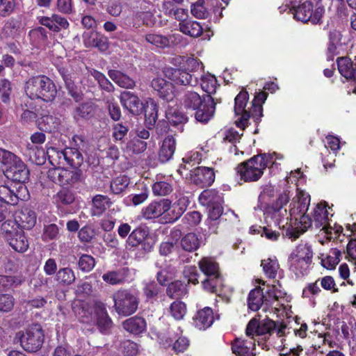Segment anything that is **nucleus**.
Listing matches in <instances>:
<instances>
[{
  "mask_svg": "<svg viewBox=\"0 0 356 356\" xmlns=\"http://www.w3.org/2000/svg\"><path fill=\"white\" fill-rule=\"evenodd\" d=\"M198 264L202 272L208 277L220 275L218 265L213 259L204 257L199 261Z\"/></svg>",
  "mask_w": 356,
  "mask_h": 356,
  "instance_id": "nucleus-37",
  "label": "nucleus"
},
{
  "mask_svg": "<svg viewBox=\"0 0 356 356\" xmlns=\"http://www.w3.org/2000/svg\"><path fill=\"white\" fill-rule=\"evenodd\" d=\"M181 67L186 71L196 72L202 69V63L197 58L193 57H181Z\"/></svg>",
  "mask_w": 356,
  "mask_h": 356,
  "instance_id": "nucleus-59",
  "label": "nucleus"
},
{
  "mask_svg": "<svg viewBox=\"0 0 356 356\" xmlns=\"http://www.w3.org/2000/svg\"><path fill=\"white\" fill-rule=\"evenodd\" d=\"M122 326L127 332L138 334L146 330L147 324L143 318L134 316L124 321Z\"/></svg>",
  "mask_w": 356,
  "mask_h": 356,
  "instance_id": "nucleus-30",
  "label": "nucleus"
},
{
  "mask_svg": "<svg viewBox=\"0 0 356 356\" xmlns=\"http://www.w3.org/2000/svg\"><path fill=\"white\" fill-rule=\"evenodd\" d=\"M120 102L124 108L134 115H139L143 111V103L133 92H122L120 95Z\"/></svg>",
  "mask_w": 356,
  "mask_h": 356,
  "instance_id": "nucleus-19",
  "label": "nucleus"
},
{
  "mask_svg": "<svg viewBox=\"0 0 356 356\" xmlns=\"http://www.w3.org/2000/svg\"><path fill=\"white\" fill-rule=\"evenodd\" d=\"M195 111V120L202 124H207L214 115L216 102L211 95H207L201 105Z\"/></svg>",
  "mask_w": 356,
  "mask_h": 356,
  "instance_id": "nucleus-15",
  "label": "nucleus"
},
{
  "mask_svg": "<svg viewBox=\"0 0 356 356\" xmlns=\"http://www.w3.org/2000/svg\"><path fill=\"white\" fill-rule=\"evenodd\" d=\"M170 209V201L163 199L159 202H152L142 210L143 216L145 219H153L161 216Z\"/></svg>",
  "mask_w": 356,
  "mask_h": 356,
  "instance_id": "nucleus-17",
  "label": "nucleus"
},
{
  "mask_svg": "<svg viewBox=\"0 0 356 356\" xmlns=\"http://www.w3.org/2000/svg\"><path fill=\"white\" fill-rule=\"evenodd\" d=\"M288 263L289 270L298 277L308 273L312 262L289 257Z\"/></svg>",
  "mask_w": 356,
  "mask_h": 356,
  "instance_id": "nucleus-38",
  "label": "nucleus"
},
{
  "mask_svg": "<svg viewBox=\"0 0 356 356\" xmlns=\"http://www.w3.org/2000/svg\"><path fill=\"white\" fill-rule=\"evenodd\" d=\"M204 156V154L202 152L197 150L189 152L182 159L184 165V166H180V168L178 170L179 173L182 175V168L191 171V170H190L189 167L187 165L192 167L194 165L199 163L202 161Z\"/></svg>",
  "mask_w": 356,
  "mask_h": 356,
  "instance_id": "nucleus-46",
  "label": "nucleus"
},
{
  "mask_svg": "<svg viewBox=\"0 0 356 356\" xmlns=\"http://www.w3.org/2000/svg\"><path fill=\"white\" fill-rule=\"evenodd\" d=\"M312 250L309 245L299 244L296 249L293 250L289 257L312 262Z\"/></svg>",
  "mask_w": 356,
  "mask_h": 356,
  "instance_id": "nucleus-45",
  "label": "nucleus"
},
{
  "mask_svg": "<svg viewBox=\"0 0 356 356\" xmlns=\"http://www.w3.org/2000/svg\"><path fill=\"white\" fill-rule=\"evenodd\" d=\"M152 87L157 92L159 97L168 102L174 98V86L172 83L163 78H156L152 81Z\"/></svg>",
  "mask_w": 356,
  "mask_h": 356,
  "instance_id": "nucleus-21",
  "label": "nucleus"
},
{
  "mask_svg": "<svg viewBox=\"0 0 356 356\" xmlns=\"http://www.w3.org/2000/svg\"><path fill=\"white\" fill-rule=\"evenodd\" d=\"M60 119L53 115H44L38 121V128L45 132H55L58 130Z\"/></svg>",
  "mask_w": 356,
  "mask_h": 356,
  "instance_id": "nucleus-33",
  "label": "nucleus"
},
{
  "mask_svg": "<svg viewBox=\"0 0 356 356\" xmlns=\"http://www.w3.org/2000/svg\"><path fill=\"white\" fill-rule=\"evenodd\" d=\"M187 293L186 285L181 281L170 283L167 289V294L172 298H179Z\"/></svg>",
  "mask_w": 356,
  "mask_h": 356,
  "instance_id": "nucleus-54",
  "label": "nucleus"
},
{
  "mask_svg": "<svg viewBox=\"0 0 356 356\" xmlns=\"http://www.w3.org/2000/svg\"><path fill=\"white\" fill-rule=\"evenodd\" d=\"M59 72L65 83V86L69 91L70 95L74 97L76 101H78L80 98V92L74 86L70 74H69L67 71L64 68L60 69Z\"/></svg>",
  "mask_w": 356,
  "mask_h": 356,
  "instance_id": "nucleus-56",
  "label": "nucleus"
},
{
  "mask_svg": "<svg viewBox=\"0 0 356 356\" xmlns=\"http://www.w3.org/2000/svg\"><path fill=\"white\" fill-rule=\"evenodd\" d=\"M56 279L59 284L70 286L74 282L76 276L72 268L65 267L60 268L56 272Z\"/></svg>",
  "mask_w": 356,
  "mask_h": 356,
  "instance_id": "nucleus-47",
  "label": "nucleus"
},
{
  "mask_svg": "<svg viewBox=\"0 0 356 356\" xmlns=\"http://www.w3.org/2000/svg\"><path fill=\"white\" fill-rule=\"evenodd\" d=\"M319 281L318 279L314 282L307 284L302 290V297L307 298L312 305L315 304V298L321 292V289L318 284Z\"/></svg>",
  "mask_w": 356,
  "mask_h": 356,
  "instance_id": "nucleus-53",
  "label": "nucleus"
},
{
  "mask_svg": "<svg viewBox=\"0 0 356 356\" xmlns=\"http://www.w3.org/2000/svg\"><path fill=\"white\" fill-rule=\"evenodd\" d=\"M169 312L175 320H181L187 312L186 305L181 301H174L170 305Z\"/></svg>",
  "mask_w": 356,
  "mask_h": 356,
  "instance_id": "nucleus-57",
  "label": "nucleus"
},
{
  "mask_svg": "<svg viewBox=\"0 0 356 356\" xmlns=\"http://www.w3.org/2000/svg\"><path fill=\"white\" fill-rule=\"evenodd\" d=\"M73 311L79 320L84 323L95 322V316L93 315V309L85 303H79L73 306Z\"/></svg>",
  "mask_w": 356,
  "mask_h": 356,
  "instance_id": "nucleus-32",
  "label": "nucleus"
},
{
  "mask_svg": "<svg viewBox=\"0 0 356 356\" xmlns=\"http://www.w3.org/2000/svg\"><path fill=\"white\" fill-rule=\"evenodd\" d=\"M9 227L8 222L3 223L1 229L3 232V238L15 251L20 253L25 252L29 247V243L24 232L13 227L9 229Z\"/></svg>",
  "mask_w": 356,
  "mask_h": 356,
  "instance_id": "nucleus-10",
  "label": "nucleus"
},
{
  "mask_svg": "<svg viewBox=\"0 0 356 356\" xmlns=\"http://www.w3.org/2000/svg\"><path fill=\"white\" fill-rule=\"evenodd\" d=\"M310 200L309 193L297 188L296 195L290 204V220L293 218L296 221L295 225H300L296 227L299 233L305 232L309 227L314 226L316 229H319L321 234L326 236L327 239L336 238L343 231V228L330 219L327 203L322 202L316 206L312 219L309 215L306 214Z\"/></svg>",
  "mask_w": 356,
  "mask_h": 356,
  "instance_id": "nucleus-1",
  "label": "nucleus"
},
{
  "mask_svg": "<svg viewBox=\"0 0 356 356\" xmlns=\"http://www.w3.org/2000/svg\"><path fill=\"white\" fill-rule=\"evenodd\" d=\"M5 175L15 182L24 184L29 179V171L20 158L5 170Z\"/></svg>",
  "mask_w": 356,
  "mask_h": 356,
  "instance_id": "nucleus-16",
  "label": "nucleus"
},
{
  "mask_svg": "<svg viewBox=\"0 0 356 356\" xmlns=\"http://www.w3.org/2000/svg\"><path fill=\"white\" fill-rule=\"evenodd\" d=\"M152 191L156 195L165 196L172 192V187L166 181H156L152 185Z\"/></svg>",
  "mask_w": 356,
  "mask_h": 356,
  "instance_id": "nucleus-64",
  "label": "nucleus"
},
{
  "mask_svg": "<svg viewBox=\"0 0 356 356\" xmlns=\"http://www.w3.org/2000/svg\"><path fill=\"white\" fill-rule=\"evenodd\" d=\"M93 112V106L90 103H85L76 107L72 115L74 120L79 121L90 118L92 116Z\"/></svg>",
  "mask_w": 356,
  "mask_h": 356,
  "instance_id": "nucleus-51",
  "label": "nucleus"
},
{
  "mask_svg": "<svg viewBox=\"0 0 356 356\" xmlns=\"http://www.w3.org/2000/svg\"><path fill=\"white\" fill-rule=\"evenodd\" d=\"M191 14L198 19H206L209 16V10L205 6L204 0H198L195 3L192 4L191 8Z\"/></svg>",
  "mask_w": 356,
  "mask_h": 356,
  "instance_id": "nucleus-60",
  "label": "nucleus"
},
{
  "mask_svg": "<svg viewBox=\"0 0 356 356\" xmlns=\"http://www.w3.org/2000/svg\"><path fill=\"white\" fill-rule=\"evenodd\" d=\"M200 86L202 89L210 95L215 93L217 88V81L216 77L211 74H207L201 76Z\"/></svg>",
  "mask_w": 356,
  "mask_h": 356,
  "instance_id": "nucleus-55",
  "label": "nucleus"
},
{
  "mask_svg": "<svg viewBox=\"0 0 356 356\" xmlns=\"http://www.w3.org/2000/svg\"><path fill=\"white\" fill-rule=\"evenodd\" d=\"M129 179L123 175L114 179L111 183V190L114 194H120L128 186Z\"/></svg>",
  "mask_w": 356,
  "mask_h": 356,
  "instance_id": "nucleus-61",
  "label": "nucleus"
},
{
  "mask_svg": "<svg viewBox=\"0 0 356 356\" xmlns=\"http://www.w3.org/2000/svg\"><path fill=\"white\" fill-rule=\"evenodd\" d=\"M181 245L185 251L193 252L200 246V239L195 234L188 233L181 238Z\"/></svg>",
  "mask_w": 356,
  "mask_h": 356,
  "instance_id": "nucleus-48",
  "label": "nucleus"
},
{
  "mask_svg": "<svg viewBox=\"0 0 356 356\" xmlns=\"http://www.w3.org/2000/svg\"><path fill=\"white\" fill-rule=\"evenodd\" d=\"M95 312V322L97 323L102 332H106L111 327L112 321L109 318L104 305L102 303L96 304Z\"/></svg>",
  "mask_w": 356,
  "mask_h": 356,
  "instance_id": "nucleus-26",
  "label": "nucleus"
},
{
  "mask_svg": "<svg viewBox=\"0 0 356 356\" xmlns=\"http://www.w3.org/2000/svg\"><path fill=\"white\" fill-rule=\"evenodd\" d=\"M205 97L200 96L197 92L194 91H187L182 97V104L186 109L192 111L198 108L201 103L204 101Z\"/></svg>",
  "mask_w": 356,
  "mask_h": 356,
  "instance_id": "nucleus-36",
  "label": "nucleus"
},
{
  "mask_svg": "<svg viewBox=\"0 0 356 356\" xmlns=\"http://www.w3.org/2000/svg\"><path fill=\"white\" fill-rule=\"evenodd\" d=\"M248 99V92L241 91L234 99L235 124L243 130L248 126L250 119V112L245 108Z\"/></svg>",
  "mask_w": 356,
  "mask_h": 356,
  "instance_id": "nucleus-12",
  "label": "nucleus"
},
{
  "mask_svg": "<svg viewBox=\"0 0 356 356\" xmlns=\"http://www.w3.org/2000/svg\"><path fill=\"white\" fill-rule=\"evenodd\" d=\"M250 339H236L232 346V352L237 356H254L255 343Z\"/></svg>",
  "mask_w": 356,
  "mask_h": 356,
  "instance_id": "nucleus-22",
  "label": "nucleus"
},
{
  "mask_svg": "<svg viewBox=\"0 0 356 356\" xmlns=\"http://www.w3.org/2000/svg\"><path fill=\"white\" fill-rule=\"evenodd\" d=\"M274 189L272 186H266L259 196V202L255 209L264 211V220L268 227H278L286 230L284 234L289 238H296L299 232H295L292 225L289 222V216L286 209L282 207H267V199L273 195Z\"/></svg>",
  "mask_w": 356,
  "mask_h": 356,
  "instance_id": "nucleus-2",
  "label": "nucleus"
},
{
  "mask_svg": "<svg viewBox=\"0 0 356 356\" xmlns=\"http://www.w3.org/2000/svg\"><path fill=\"white\" fill-rule=\"evenodd\" d=\"M127 268H122L116 270H110L102 275L103 280L107 284L117 285L123 283L129 275Z\"/></svg>",
  "mask_w": 356,
  "mask_h": 356,
  "instance_id": "nucleus-29",
  "label": "nucleus"
},
{
  "mask_svg": "<svg viewBox=\"0 0 356 356\" xmlns=\"http://www.w3.org/2000/svg\"><path fill=\"white\" fill-rule=\"evenodd\" d=\"M40 22L42 25L55 32L67 29L69 27L67 19L57 14H54L51 17H42L40 18Z\"/></svg>",
  "mask_w": 356,
  "mask_h": 356,
  "instance_id": "nucleus-23",
  "label": "nucleus"
},
{
  "mask_svg": "<svg viewBox=\"0 0 356 356\" xmlns=\"http://www.w3.org/2000/svg\"><path fill=\"white\" fill-rule=\"evenodd\" d=\"M222 285V280L220 275L209 277L202 282L204 289L210 293H217Z\"/></svg>",
  "mask_w": 356,
  "mask_h": 356,
  "instance_id": "nucleus-58",
  "label": "nucleus"
},
{
  "mask_svg": "<svg viewBox=\"0 0 356 356\" xmlns=\"http://www.w3.org/2000/svg\"><path fill=\"white\" fill-rule=\"evenodd\" d=\"M50 163L54 168L64 166L66 163L65 149L59 150L56 147H48L46 152Z\"/></svg>",
  "mask_w": 356,
  "mask_h": 356,
  "instance_id": "nucleus-41",
  "label": "nucleus"
},
{
  "mask_svg": "<svg viewBox=\"0 0 356 356\" xmlns=\"http://www.w3.org/2000/svg\"><path fill=\"white\" fill-rule=\"evenodd\" d=\"M165 76L177 85L196 86L197 78L184 70L181 66L179 68H168L165 71Z\"/></svg>",
  "mask_w": 356,
  "mask_h": 356,
  "instance_id": "nucleus-14",
  "label": "nucleus"
},
{
  "mask_svg": "<svg viewBox=\"0 0 356 356\" xmlns=\"http://www.w3.org/2000/svg\"><path fill=\"white\" fill-rule=\"evenodd\" d=\"M174 35H163L159 33H149L146 34L145 40L156 48L165 49L170 47L172 43Z\"/></svg>",
  "mask_w": 356,
  "mask_h": 356,
  "instance_id": "nucleus-31",
  "label": "nucleus"
},
{
  "mask_svg": "<svg viewBox=\"0 0 356 356\" xmlns=\"http://www.w3.org/2000/svg\"><path fill=\"white\" fill-rule=\"evenodd\" d=\"M116 312L123 316L135 313L138 309L139 298L136 292L123 289L117 291L113 296Z\"/></svg>",
  "mask_w": 356,
  "mask_h": 356,
  "instance_id": "nucleus-6",
  "label": "nucleus"
},
{
  "mask_svg": "<svg viewBox=\"0 0 356 356\" xmlns=\"http://www.w3.org/2000/svg\"><path fill=\"white\" fill-rule=\"evenodd\" d=\"M213 322V311L209 307H205L197 312L194 317V323L200 330L209 327Z\"/></svg>",
  "mask_w": 356,
  "mask_h": 356,
  "instance_id": "nucleus-27",
  "label": "nucleus"
},
{
  "mask_svg": "<svg viewBox=\"0 0 356 356\" xmlns=\"http://www.w3.org/2000/svg\"><path fill=\"white\" fill-rule=\"evenodd\" d=\"M199 201L201 204L209 207L221 203L222 198L215 191H204L199 196Z\"/></svg>",
  "mask_w": 356,
  "mask_h": 356,
  "instance_id": "nucleus-50",
  "label": "nucleus"
},
{
  "mask_svg": "<svg viewBox=\"0 0 356 356\" xmlns=\"http://www.w3.org/2000/svg\"><path fill=\"white\" fill-rule=\"evenodd\" d=\"M17 218L20 225L27 229L32 228L36 222L35 213L28 208L22 209L19 213Z\"/></svg>",
  "mask_w": 356,
  "mask_h": 356,
  "instance_id": "nucleus-43",
  "label": "nucleus"
},
{
  "mask_svg": "<svg viewBox=\"0 0 356 356\" xmlns=\"http://www.w3.org/2000/svg\"><path fill=\"white\" fill-rule=\"evenodd\" d=\"M341 256V250L337 248H332L328 254H321V264L327 269H333L339 264Z\"/></svg>",
  "mask_w": 356,
  "mask_h": 356,
  "instance_id": "nucleus-34",
  "label": "nucleus"
},
{
  "mask_svg": "<svg viewBox=\"0 0 356 356\" xmlns=\"http://www.w3.org/2000/svg\"><path fill=\"white\" fill-rule=\"evenodd\" d=\"M29 194L24 184H15L11 188L8 185L0 186V209L6 210V205H16L19 200H25L28 198Z\"/></svg>",
  "mask_w": 356,
  "mask_h": 356,
  "instance_id": "nucleus-9",
  "label": "nucleus"
},
{
  "mask_svg": "<svg viewBox=\"0 0 356 356\" xmlns=\"http://www.w3.org/2000/svg\"><path fill=\"white\" fill-rule=\"evenodd\" d=\"M264 302V294L260 288L252 290L248 296V304L252 311H257Z\"/></svg>",
  "mask_w": 356,
  "mask_h": 356,
  "instance_id": "nucleus-52",
  "label": "nucleus"
},
{
  "mask_svg": "<svg viewBox=\"0 0 356 356\" xmlns=\"http://www.w3.org/2000/svg\"><path fill=\"white\" fill-rule=\"evenodd\" d=\"M24 92L31 99L51 102L56 96L57 90L54 82L47 76L30 77L24 83Z\"/></svg>",
  "mask_w": 356,
  "mask_h": 356,
  "instance_id": "nucleus-4",
  "label": "nucleus"
},
{
  "mask_svg": "<svg viewBox=\"0 0 356 356\" xmlns=\"http://www.w3.org/2000/svg\"><path fill=\"white\" fill-rule=\"evenodd\" d=\"M193 181L202 188L211 186L215 180V173L211 168L197 167L192 175Z\"/></svg>",
  "mask_w": 356,
  "mask_h": 356,
  "instance_id": "nucleus-18",
  "label": "nucleus"
},
{
  "mask_svg": "<svg viewBox=\"0 0 356 356\" xmlns=\"http://www.w3.org/2000/svg\"><path fill=\"white\" fill-rule=\"evenodd\" d=\"M337 67L339 73L347 80L356 81V64L350 58L341 57L337 59Z\"/></svg>",
  "mask_w": 356,
  "mask_h": 356,
  "instance_id": "nucleus-24",
  "label": "nucleus"
},
{
  "mask_svg": "<svg viewBox=\"0 0 356 356\" xmlns=\"http://www.w3.org/2000/svg\"><path fill=\"white\" fill-rule=\"evenodd\" d=\"M261 266H262L264 274L268 278H275L280 269V265L276 257H268L261 260Z\"/></svg>",
  "mask_w": 356,
  "mask_h": 356,
  "instance_id": "nucleus-42",
  "label": "nucleus"
},
{
  "mask_svg": "<svg viewBox=\"0 0 356 356\" xmlns=\"http://www.w3.org/2000/svg\"><path fill=\"white\" fill-rule=\"evenodd\" d=\"M30 140L31 143L26 145V154L32 161L37 164H41L44 162L45 152L40 145L45 142L46 136L42 132L37 131L31 136Z\"/></svg>",
  "mask_w": 356,
  "mask_h": 356,
  "instance_id": "nucleus-13",
  "label": "nucleus"
},
{
  "mask_svg": "<svg viewBox=\"0 0 356 356\" xmlns=\"http://www.w3.org/2000/svg\"><path fill=\"white\" fill-rule=\"evenodd\" d=\"M65 164L73 168H79L83 162V156L76 148L67 147L65 149Z\"/></svg>",
  "mask_w": 356,
  "mask_h": 356,
  "instance_id": "nucleus-49",
  "label": "nucleus"
},
{
  "mask_svg": "<svg viewBox=\"0 0 356 356\" xmlns=\"http://www.w3.org/2000/svg\"><path fill=\"white\" fill-rule=\"evenodd\" d=\"M15 338L21 346L26 351L35 352L39 350L44 341V334L39 324H33L24 331L18 332Z\"/></svg>",
  "mask_w": 356,
  "mask_h": 356,
  "instance_id": "nucleus-7",
  "label": "nucleus"
},
{
  "mask_svg": "<svg viewBox=\"0 0 356 356\" xmlns=\"http://www.w3.org/2000/svg\"><path fill=\"white\" fill-rule=\"evenodd\" d=\"M48 177L54 183L60 186L70 184L74 177L72 170H67L63 167H56L49 170Z\"/></svg>",
  "mask_w": 356,
  "mask_h": 356,
  "instance_id": "nucleus-20",
  "label": "nucleus"
},
{
  "mask_svg": "<svg viewBox=\"0 0 356 356\" xmlns=\"http://www.w3.org/2000/svg\"><path fill=\"white\" fill-rule=\"evenodd\" d=\"M290 333V328L286 325L280 323L276 324L275 321L266 318L261 321L256 318H252L248 323L246 327V334L249 337L253 338L254 336H260L265 334L275 335L278 337H282Z\"/></svg>",
  "mask_w": 356,
  "mask_h": 356,
  "instance_id": "nucleus-5",
  "label": "nucleus"
},
{
  "mask_svg": "<svg viewBox=\"0 0 356 356\" xmlns=\"http://www.w3.org/2000/svg\"><path fill=\"white\" fill-rule=\"evenodd\" d=\"M202 216L200 212L194 211L187 213L182 219L183 227L186 229L196 226L200 223Z\"/></svg>",
  "mask_w": 356,
  "mask_h": 356,
  "instance_id": "nucleus-62",
  "label": "nucleus"
},
{
  "mask_svg": "<svg viewBox=\"0 0 356 356\" xmlns=\"http://www.w3.org/2000/svg\"><path fill=\"white\" fill-rule=\"evenodd\" d=\"M325 9L322 6H316L315 9L309 1H306L294 9V18L302 22H311L314 24L321 22Z\"/></svg>",
  "mask_w": 356,
  "mask_h": 356,
  "instance_id": "nucleus-11",
  "label": "nucleus"
},
{
  "mask_svg": "<svg viewBox=\"0 0 356 356\" xmlns=\"http://www.w3.org/2000/svg\"><path fill=\"white\" fill-rule=\"evenodd\" d=\"M179 26L181 33L194 38L200 36L203 32L201 24L193 20L179 22Z\"/></svg>",
  "mask_w": 356,
  "mask_h": 356,
  "instance_id": "nucleus-35",
  "label": "nucleus"
},
{
  "mask_svg": "<svg viewBox=\"0 0 356 356\" xmlns=\"http://www.w3.org/2000/svg\"><path fill=\"white\" fill-rule=\"evenodd\" d=\"M176 149L175 139L172 136L166 137L162 142L159 152V159L163 162H167L170 160Z\"/></svg>",
  "mask_w": 356,
  "mask_h": 356,
  "instance_id": "nucleus-28",
  "label": "nucleus"
},
{
  "mask_svg": "<svg viewBox=\"0 0 356 356\" xmlns=\"http://www.w3.org/2000/svg\"><path fill=\"white\" fill-rule=\"evenodd\" d=\"M283 158L275 152L257 155L238 165L237 172L245 181H256L262 176L266 168L277 165V161Z\"/></svg>",
  "mask_w": 356,
  "mask_h": 356,
  "instance_id": "nucleus-3",
  "label": "nucleus"
},
{
  "mask_svg": "<svg viewBox=\"0 0 356 356\" xmlns=\"http://www.w3.org/2000/svg\"><path fill=\"white\" fill-rule=\"evenodd\" d=\"M175 268L171 266L161 269L157 273V280L161 285H165L173 278L175 274Z\"/></svg>",
  "mask_w": 356,
  "mask_h": 356,
  "instance_id": "nucleus-63",
  "label": "nucleus"
},
{
  "mask_svg": "<svg viewBox=\"0 0 356 356\" xmlns=\"http://www.w3.org/2000/svg\"><path fill=\"white\" fill-rule=\"evenodd\" d=\"M143 111L146 122L149 125H154L158 118V106L153 99L148 98L143 104Z\"/></svg>",
  "mask_w": 356,
  "mask_h": 356,
  "instance_id": "nucleus-40",
  "label": "nucleus"
},
{
  "mask_svg": "<svg viewBox=\"0 0 356 356\" xmlns=\"http://www.w3.org/2000/svg\"><path fill=\"white\" fill-rule=\"evenodd\" d=\"M112 204L111 199L106 195H95L92 200L91 215L99 217L111 207Z\"/></svg>",
  "mask_w": 356,
  "mask_h": 356,
  "instance_id": "nucleus-25",
  "label": "nucleus"
},
{
  "mask_svg": "<svg viewBox=\"0 0 356 356\" xmlns=\"http://www.w3.org/2000/svg\"><path fill=\"white\" fill-rule=\"evenodd\" d=\"M108 75L115 83L122 88H132L135 86V81L120 71L110 70Z\"/></svg>",
  "mask_w": 356,
  "mask_h": 356,
  "instance_id": "nucleus-39",
  "label": "nucleus"
},
{
  "mask_svg": "<svg viewBox=\"0 0 356 356\" xmlns=\"http://www.w3.org/2000/svg\"><path fill=\"white\" fill-rule=\"evenodd\" d=\"M155 241L149 235L148 229L138 227L129 235L126 241V248L128 250H134L140 246L144 252L147 253L152 250Z\"/></svg>",
  "mask_w": 356,
  "mask_h": 356,
  "instance_id": "nucleus-8",
  "label": "nucleus"
},
{
  "mask_svg": "<svg viewBox=\"0 0 356 356\" xmlns=\"http://www.w3.org/2000/svg\"><path fill=\"white\" fill-rule=\"evenodd\" d=\"M188 205V200L186 197H179L172 205L170 204V220L175 221L184 213Z\"/></svg>",
  "mask_w": 356,
  "mask_h": 356,
  "instance_id": "nucleus-44",
  "label": "nucleus"
}]
</instances>
